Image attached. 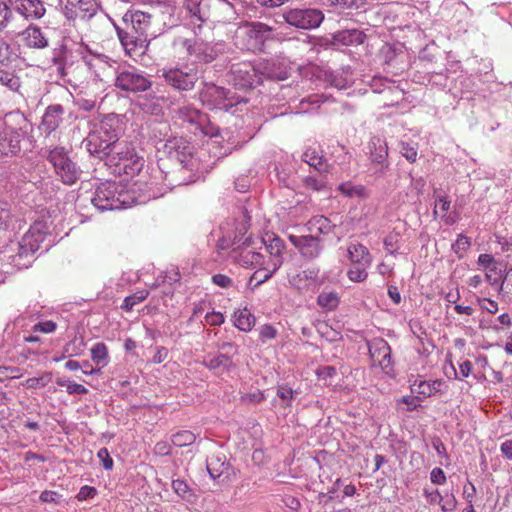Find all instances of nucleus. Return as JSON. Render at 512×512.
<instances>
[{"instance_id": "nucleus-1", "label": "nucleus", "mask_w": 512, "mask_h": 512, "mask_svg": "<svg viewBox=\"0 0 512 512\" xmlns=\"http://www.w3.org/2000/svg\"><path fill=\"white\" fill-rule=\"evenodd\" d=\"M151 14L129 9L122 17L121 25H115L117 36L131 58L143 55L149 45L147 32L151 26Z\"/></svg>"}, {"instance_id": "nucleus-2", "label": "nucleus", "mask_w": 512, "mask_h": 512, "mask_svg": "<svg viewBox=\"0 0 512 512\" xmlns=\"http://www.w3.org/2000/svg\"><path fill=\"white\" fill-rule=\"evenodd\" d=\"M81 58L87 69L93 74L95 81H102L108 68L116 62L109 56L102 53H95L86 47L73 51L66 45H60L53 49L51 61L56 66L61 76L68 74L77 58Z\"/></svg>"}, {"instance_id": "nucleus-3", "label": "nucleus", "mask_w": 512, "mask_h": 512, "mask_svg": "<svg viewBox=\"0 0 512 512\" xmlns=\"http://www.w3.org/2000/svg\"><path fill=\"white\" fill-rule=\"evenodd\" d=\"M157 149L177 162V169L169 173V185L181 186L193 183L196 179L198 161L191 153V147L183 137H170L159 140Z\"/></svg>"}, {"instance_id": "nucleus-4", "label": "nucleus", "mask_w": 512, "mask_h": 512, "mask_svg": "<svg viewBox=\"0 0 512 512\" xmlns=\"http://www.w3.org/2000/svg\"><path fill=\"white\" fill-rule=\"evenodd\" d=\"M121 132V118L115 114H108L91 126L82 143L90 155L103 160L119 143Z\"/></svg>"}, {"instance_id": "nucleus-5", "label": "nucleus", "mask_w": 512, "mask_h": 512, "mask_svg": "<svg viewBox=\"0 0 512 512\" xmlns=\"http://www.w3.org/2000/svg\"><path fill=\"white\" fill-rule=\"evenodd\" d=\"M263 77L284 80L287 78V72L277 71L274 61H243L233 64L228 75L229 82L240 89L256 87L262 82Z\"/></svg>"}, {"instance_id": "nucleus-6", "label": "nucleus", "mask_w": 512, "mask_h": 512, "mask_svg": "<svg viewBox=\"0 0 512 512\" xmlns=\"http://www.w3.org/2000/svg\"><path fill=\"white\" fill-rule=\"evenodd\" d=\"M103 160L113 174L127 178H133L144 166L143 157L139 156L135 147L126 141L115 145Z\"/></svg>"}, {"instance_id": "nucleus-7", "label": "nucleus", "mask_w": 512, "mask_h": 512, "mask_svg": "<svg viewBox=\"0 0 512 512\" xmlns=\"http://www.w3.org/2000/svg\"><path fill=\"white\" fill-rule=\"evenodd\" d=\"M91 202L97 210L103 212L130 207L133 199L119 183L105 181L97 186Z\"/></svg>"}, {"instance_id": "nucleus-8", "label": "nucleus", "mask_w": 512, "mask_h": 512, "mask_svg": "<svg viewBox=\"0 0 512 512\" xmlns=\"http://www.w3.org/2000/svg\"><path fill=\"white\" fill-rule=\"evenodd\" d=\"M273 28L262 22H247L235 31V45L245 51L260 52L265 42L273 39Z\"/></svg>"}, {"instance_id": "nucleus-9", "label": "nucleus", "mask_w": 512, "mask_h": 512, "mask_svg": "<svg viewBox=\"0 0 512 512\" xmlns=\"http://www.w3.org/2000/svg\"><path fill=\"white\" fill-rule=\"evenodd\" d=\"M47 234L46 225L42 222H35L17 243L18 252L9 256L11 264L18 269L27 268L32 262L34 253L39 249L40 244L45 240Z\"/></svg>"}, {"instance_id": "nucleus-10", "label": "nucleus", "mask_w": 512, "mask_h": 512, "mask_svg": "<svg viewBox=\"0 0 512 512\" xmlns=\"http://www.w3.org/2000/svg\"><path fill=\"white\" fill-rule=\"evenodd\" d=\"M199 100L209 109L229 111L240 103H245L243 98L235 95L230 90L220 87L211 82H203L199 91Z\"/></svg>"}, {"instance_id": "nucleus-11", "label": "nucleus", "mask_w": 512, "mask_h": 512, "mask_svg": "<svg viewBox=\"0 0 512 512\" xmlns=\"http://www.w3.org/2000/svg\"><path fill=\"white\" fill-rule=\"evenodd\" d=\"M47 160L53 166L57 178L66 185L75 184L82 175L80 167L70 158L64 147H54L47 154Z\"/></svg>"}, {"instance_id": "nucleus-12", "label": "nucleus", "mask_w": 512, "mask_h": 512, "mask_svg": "<svg viewBox=\"0 0 512 512\" xmlns=\"http://www.w3.org/2000/svg\"><path fill=\"white\" fill-rule=\"evenodd\" d=\"M347 255L352 266L347 277L352 282H363L368 277L367 269L372 264V255L368 248L359 242H351L347 247Z\"/></svg>"}, {"instance_id": "nucleus-13", "label": "nucleus", "mask_w": 512, "mask_h": 512, "mask_svg": "<svg viewBox=\"0 0 512 512\" xmlns=\"http://www.w3.org/2000/svg\"><path fill=\"white\" fill-rule=\"evenodd\" d=\"M368 158L371 163L370 170L376 178L385 176L388 168V146L384 138L373 136L367 144Z\"/></svg>"}, {"instance_id": "nucleus-14", "label": "nucleus", "mask_w": 512, "mask_h": 512, "mask_svg": "<svg viewBox=\"0 0 512 512\" xmlns=\"http://www.w3.org/2000/svg\"><path fill=\"white\" fill-rule=\"evenodd\" d=\"M162 76L170 86L179 91L193 89L199 79L196 68L189 65L164 68Z\"/></svg>"}, {"instance_id": "nucleus-15", "label": "nucleus", "mask_w": 512, "mask_h": 512, "mask_svg": "<svg viewBox=\"0 0 512 512\" xmlns=\"http://www.w3.org/2000/svg\"><path fill=\"white\" fill-rule=\"evenodd\" d=\"M149 78L135 68H123L116 71L115 86L126 92H143L151 87Z\"/></svg>"}, {"instance_id": "nucleus-16", "label": "nucleus", "mask_w": 512, "mask_h": 512, "mask_svg": "<svg viewBox=\"0 0 512 512\" xmlns=\"http://www.w3.org/2000/svg\"><path fill=\"white\" fill-rule=\"evenodd\" d=\"M285 21L299 29H314L318 27L324 15L318 9H291L283 15Z\"/></svg>"}, {"instance_id": "nucleus-17", "label": "nucleus", "mask_w": 512, "mask_h": 512, "mask_svg": "<svg viewBox=\"0 0 512 512\" xmlns=\"http://www.w3.org/2000/svg\"><path fill=\"white\" fill-rule=\"evenodd\" d=\"M221 6L225 11H233L234 6L227 0H185V8L193 19V23H204L210 19L211 5Z\"/></svg>"}, {"instance_id": "nucleus-18", "label": "nucleus", "mask_w": 512, "mask_h": 512, "mask_svg": "<svg viewBox=\"0 0 512 512\" xmlns=\"http://www.w3.org/2000/svg\"><path fill=\"white\" fill-rule=\"evenodd\" d=\"M63 14L68 20H90L99 11L96 0H62Z\"/></svg>"}, {"instance_id": "nucleus-19", "label": "nucleus", "mask_w": 512, "mask_h": 512, "mask_svg": "<svg viewBox=\"0 0 512 512\" xmlns=\"http://www.w3.org/2000/svg\"><path fill=\"white\" fill-rule=\"evenodd\" d=\"M369 354L373 364L379 366L385 374L389 376L394 374L391 347L387 341L382 338L373 339L369 343Z\"/></svg>"}, {"instance_id": "nucleus-20", "label": "nucleus", "mask_w": 512, "mask_h": 512, "mask_svg": "<svg viewBox=\"0 0 512 512\" xmlns=\"http://www.w3.org/2000/svg\"><path fill=\"white\" fill-rule=\"evenodd\" d=\"M287 238L299 251L301 256L307 260H313L320 256L323 245L321 239L316 235H296L288 232Z\"/></svg>"}, {"instance_id": "nucleus-21", "label": "nucleus", "mask_w": 512, "mask_h": 512, "mask_svg": "<svg viewBox=\"0 0 512 512\" xmlns=\"http://www.w3.org/2000/svg\"><path fill=\"white\" fill-rule=\"evenodd\" d=\"M25 132L8 126L0 120V159L14 156L20 151V143Z\"/></svg>"}, {"instance_id": "nucleus-22", "label": "nucleus", "mask_w": 512, "mask_h": 512, "mask_svg": "<svg viewBox=\"0 0 512 512\" xmlns=\"http://www.w3.org/2000/svg\"><path fill=\"white\" fill-rule=\"evenodd\" d=\"M232 257L245 268H256L267 261L266 257L261 252L251 247L250 244H247L239 251L234 249Z\"/></svg>"}, {"instance_id": "nucleus-23", "label": "nucleus", "mask_w": 512, "mask_h": 512, "mask_svg": "<svg viewBox=\"0 0 512 512\" xmlns=\"http://www.w3.org/2000/svg\"><path fill=\"white\" fill-rule=\"evenodd\" d=\"M64 109L60 104L50 105L46 108L39 129L47 135L54 132L63 119Z\"/></svg>"}, {"instance_id": "nucleus-24", "label": "nucleus", "mask_w": 512, "mask_h": 512, "mask_svg": "<svg viewBox=\"0 0 512 512\" xmlns=\"http://www.w3.org/2000/svg\"><path fill=\"white\" fill-rule=\"evenodd\" d=\"M282 261L278 259L267 260L263 265L256 267L251 275L248 285L255 288L269 280L273 274L281 267Z\"/></svg>"}, {"instance_id": "nucleus-25", "label": "nucleus", "mask_w": 512, "mask_h": 512, "mask_svg": "<svg viewBox=\"0 0 512 512\" xmlns=\"http://www.w3.org/2000/svg\"><path fill=\"white\" fill-rule=\"evenodd\" d=\"M16 10L26 19H40L46 13L45 4L42 0H18Z\"/></svg>"}, {"instance_id": "nucleus-26", "label": "nucleus", "mask_w": 512, "mask_h": 512, "mask_svg": "<svg viewBox=\"0 0 512 512\" xmlns=\"http://www.w3.org/2000/svg\"><path fill=\"white\" fill-rule=\"evenodd\" d=\"M190 48L191 53L195 54L199 60L210 62L217 57L222 49V44L213 45L202 39H197Z\"/></svg>"}, {"instance_id": "nucleus-27", "label": "nucleus", "mask_w": 512, "mask_h": 512, "mask_svg": "<svg viewBox=\"0 0 512 512\" xmlns=\"http://www.w3.org/2000/svg\"><path fill=\"white\" fill-rule=\"evenodd\" d=\"M261 243L265 246L266 252L269 253L267 260L278 259L283 262L284 242L280 237L272 232H266L261 239Z\"/></svg>"}, {"instance_id": "nucleus-28", "label": "nucleus", "mask_w": 512, "mask_h": 512, "mask_svg": "<svg viewBox=\"0 0 512 512\" xmlns=\"http://www.w3.org/2000/svg\"><path fill=\"white\" fill-rule=\"evenodd\" d=\"M206 467L210 477L216 480L224 474H228L230 464L226 461L224 455L213 454L207 458Z\"/></svg>"}, {"instance_id": "nucleus-29", "label": "nucleus", "mask_w": 512, "mask_h": 512, "mask_svg": "<svg viewBox=\"0 0 512 512\" xmlns=\"http://www.w3.org/2000/svg\"><path fill=\"white\" fill-rule=\"evenodd\" d=\"M204 365L217 372H225L232 369L235 365L231 356L219 353L217 355H208L204 360Z\"/></svg>"}, {"instance_id": "nucleus-30", "label": "nucleus", "mask_w": 512, "mask_h": 512, "mask_svg": "<svg viewBox=\"0 0 512 512\" xmlns=\"http://www.w3.org/2000/svg\"><path fill=\"white\" fill-rule=\"evenodd\" d=\"M25 44L30 48L42 49L48 46V39L40 28L30 25L23 32Z\"/></svg>"}, {"instance_id": "nucleus-31", "label": "nucleus", "mask_w": 512, "mask_h": 512, "mask_svg": "<svg viewBox=\"0 0 512 512\" xmlns=\"http://www.w3.org/2000/svg\"><path fill=\"white\" fill-rule=\"evenodd\" d=\"M302 160L321 174L328 172L327 162L315 147L307 148L302 154Z\"/></svg>"}, {"instance_id": "nucleus-32", "label": "nucleus", "mask_w": 512, "mask_h": 512, "mask_svg": "<svg viewBox=\"0 0 512 512\" xmlns=\"http://www.w3.org/2000/svg\"><path fill=\"white\" fill-rule=\"evenodd\" d=\"M334 227L335 225L331 223L330 219L322 215L311 218L306 224L307 231L316 236L327 235Z\"/></svg>"}, {"instance_id": "nucleus-33", "label": "nucleus", "mask_w": 512, "mask_h": 512, "mask_svg": "<svg viewBox=\"0 0 512 512\" xmlns=\"http://www.w3.org/2000/svg\"><path fill=\"white\" fill-rule=\"evenodd\" d=\"M232 318L235 327L243 332L251 331L256 321L255 316L247 308L236 310Z\"/></svg>"}, {"instance_id": "nucleus-34", "label": "nucleus", "mask_w": 512, "mask_h": 512, "mask_svg": "<svg viewBox=\"0 0 512 512\" xmlns=\"http://www.w3.org/2000/svg\"><path fill=\"white\" fill-rule=\"evenodd\" d=\"M178 116L183 121L197 124L198 126H202L207 122V115L191 106L180 108L178 110Z\"/></svg>"}, {"instance_id": "nucleus-35", "label": "nucleus", "mask_w": 512, "mask_h": 512, "mask_svg": "<svg viewBox=\"0 0 512 512\" xmlns=\"http://www.w3.org/2000/svg\"><path fill=\"white\" fill-rule=\"evenodd\" d=\"M340 303V296L336 291L323 290L317 297V305L326 311L335 310Z\"/></svg>"}, {"instance_id": "nucleus-36", "label": "nucleus", "mask_w": 512, "mask_h": 512, "mask_svg": "<svg viewBox=\"0 0 512 512\" xmlns=\"http://www.w3.org/2000/svg\"><path fill=\"white\" fill-rule=\"evenodd\" d=\"M91 359L99 366V368L105 367L109 362L108 348L103 342L96 343L91 348Z\"/></svg>"}, {"instance_id": "nucleus-37", "label": "nucleus", "mask_w": 512, "mask_h": 512, "mask_svg": "<svg viewBox=\"0 0 512 512\" xmlns=\"http://www.w3.org/2000/svg\"><path fill=\"white\" fill-rule=\"evenodd\" d=\"M326 98L323 95H312L300 102V113H313L316 112L321 103H324Z\"/></svg>"}, {"instance_id": "nucleus-38", "label": "nucleus", "mask_w": 512, "mask_h": 512, "mask_svg": "<svg viewBox=\"0 0 512 512\" xmlns=\"http://www.w3.org/2000/svg\"><path fill=\"white\" fill-rule=\"evenodd\" d=\"M306 283H311V289L319 287L324 283V277L320 276L318 267H311L299 272Z\"/></svg>"}, {"instance_id": "nucleus-39", "label": "nucleus", "mask_w": 512, "mask_h": 512, "mask_svg": "<svg viewBox=\"0 0 512 512\" xmlns=\"http://www.w3.org/2000/svg\"><path fill=\"white\" fill-rule=\"evenodd\" d=\"M196 440V435L188 430H181L171 436L173 445L177 447H185L192 445Z\"/></svg>"}, {"instance_id": "nucleus-40", "label": "nucleus", "mask_w": 512, "mask_h": 512, "mask_svg": "<svg viewBox=\"0 0 512 512\" xmlns=\"http://www.w3.org/2000/svg\"><path fill=\"white\" fill-rule=\"evenodd\" d=\"M499 292L503 301L512 304V268L506 272L499 286Z\"/></svg>"}, {"instance_id": "nucleus-41", "label": "nucleus", "mask_w": 512, "mask_h": 512, "mask_svg": "<svg viewBox=\"0 0 512 512\" xmlns=\"http://www.w3.org/2000/svg\"><path fill=\"white\" fill-rule=\"evenodd\" d=\"M172 489L183 500L192 501L193 498L195 497L193 490L189 487V485L184 480H181V479L173 480Z\"/></svg>"}, {"instance_id": "nucleus-42", "label": "nucleus", "mask_w": 512, "mask_h": 512, "mask_svg": "<svg viewBox=\"0 0 512 512\" xmlns=\"http://www.w3.org/2000/svg\"><path fill=\"white\" fill-rule=\"evenodd\" d=\"M400 153L410 163H414L417 160L418 155V144L410 141H400Z\"/></svg>"}, {"instance_id": "nucleus-43", "label": "nucleus", "mask_w": 512, "mask_h": 512, "mask_svg": "<svg viewBox=\"0 0 512 512\" xmlns=\"http://www.w3.org/2000/svg\"><path fill=\"white\" fill-rule=\"evenodd\" d=\"M0 84L11 91H18L20 79L12 72L0 69Z\"/></svg>"}, {"instance_id": "nucleus-44", "label": "nucleus", "mask_w": 512, "mask_h": 512, "mask_svg": "<svg viewBox=\"0 0 512 512\" xmlns=\"http://www.w3.org/2000/svg\"><path fill=\"white\" fill-rule=\"evenodd\" d=\"M148 295L149 291L147 290L137 291L136 293L129 295L124 299L121 308L125 311H131L135 305L144 301Z\"/></svg>"}, {"instance_id": "nucleus-45", "label": "nucleus", "mask_w": 512, "mask_h": 512, "mask_svg": "<svg viewBox=\"0 0 512 512\" xmlns=\"http://www.w3.org/2000/svg\"><path fill=\"white\" fill-rule=\"evenodd\" d=\"M14 14L10 6L3 0H0V32H3L11 24Z\"/></svg>"}, {"instance_id": "nucleus-46", "label": "nucleus", "mask_w": 512, "mask_h": 512, "mask_svg": "<svg viewBox=\"0 0 512 512\" xmlns=\"http://www.w3.org/2000/svg\"><path fill=\"white\" fill-rule=\"evenodd\" d=\"M346 45H355L363 43L365 34L357 29L346 30L341 33L340 38Z\"/></svg>"}, {"instance_id": "nucleus-47", "label": "nucleus", "mask_w": 512, "mask_h": 512, "mask_svg": "<svg viewBox=\"0 0 512 512\" xmlns=\"http://www.w3.org/2000/svg\"><path fill=\"white\" fill-rule=\"evenodd\" d=\"M56 384L61 387H66V391L68 394H86L88 390L81 384L70 381L65 378H57Z\"/></svg>"}, {"instance_id": "nucleus-48", "label": "nucleus", "mask_w": 512, "mask_h": 512, "mask_svg": "<svg viewBox=\"0 0 512 512\" xmlns=\"http://www.w3.org/2000/svg\"><path fill=\"white\" fill-rule=\"evenodd\" d=\"M400 239L401 236L397 232H391L385 237L384 247L390 255H396L397 250L399 249Z\"/></svg>"}, {"instance_id": "nucleus-49", "label": "nucleus", "mask_w": 512, "mask_h": 512, "mask_svg": "<svg viewBox=\"0 0 512 512\" xmlns=\"http://www.w3.org/2000/svg\"><path fill=\"white\" fill-rule=\"evenodd\" d=\"M51 381V374L46 373L40 377H31L25 381V386L30 389L45 387Z\"/></svg>"}, {"instance_id": "nucleus-50", "label": "nucleus", "mask_w": 512, "mask_h": 512, "mask_svg": "<svg viewBox=\"0 0 512 512\" xmlns=\"http://www.w3.org/2000/svg\"><path fill=\"white\" fill-rule=\"evenodd\" d=\"M331 85L337 89H345L352 83V78L348 74L343 76L342 74H330Z\"/></svg>"}, {"instance_id": "nucleus-51", "label": "nucleus", "mask_w": 512, "mask_h": 512, "mask_svg": "<svg viewBox=\"0 0 512 512\" xmlns=\"http://www.w3.org/2000/svg\"><path fill=\"white\" fill-rule=\"evenodd\" d=\"M338 190L344 194L345 196H360L364 192V188L362 186L353 185L351 182H345L339 185Z\"/></svg>"}, {"instance_id": "nucleus-52", "label": "nucleus", "mask_w": 512, "mask_h": 512, "mask_svg": "<svg viewBox=\"0 0 512 512\" xmlns=\"http://www.w3.org/2000/svg\"><path fill=\"white\" fill-rule=\"evenodd\" d=\"M303 184L308 189L320 191L325 187V180L323 176H307L303 179Z\"/></svg>"}, {"instance_id": "nucleus-53", "label": "nucleus", "mask_w": 512, "mask_h": 512, "mask_svg": "<svg viewBox=\"0 0 512 512\" xmlns=\"http://www.w3.org/2000/svg\"><path fill=\"white\" fill-rule=\"evenodd\" d=\"M476 302L481 310L486 311L490 314H495L499 309L498 303L489 298L477 297Z\"/></svg>"}, {"instance_id": "nucleus-54", "label": "nucleus", "mask_w": 512, "mask_h": 512, "mask_svg": "<svg viewBox=\"0 0 512 512\" xmlns=\"http://www.w3.org/2000/svg\"><path fill=\"white\" fill-rule=\"evenodd\" d=\"M57 328V324L52 320H46V321H39L36 323L32 331L33 332H40L44 334H50L53 333Z\"/></svg>"}, {"instance_id": "nucleus-55", "label": "nucleus", "mask_w": 512, "mask_h": 512, "mask_svg": "<svg viewBox=\"0 0 512 512\" xmlns=\"http://www.w3.org/2000/svg\"><path fill=\"white\" fill-rule=\"evenodd\" d=\"M371 88L375 93H382L386 88H392V82L383 77H374L371 82Z\"/></svg>"}, {"instance_id": "nucleus-56", "label": "nucleus", "mask_w": 512, "mask_h": 512, "mask_svg": "<svg viewBox=\"0 0 512 512\" xmlns=\"http://www.w3.org/2000/svg\"><path fill=\"white\" fill-rule=\"evenodd\" d=\"M288 282L290 286L297 289L298 291H307L311 289V283H306L305 280L301 277L300 273L290 276Z\"/></svg>"}, {"instance_id": "nucleus-57", "label": "nucleus", "mask_w": 512, "mask_h": 512, "mask_svg": "<svg viewBox=\"0 0 512 512\" xmlns=\"http://www.w3.org/2000/svg\"><path fill=\"white\" fill-rule=\"evenodd\" d=\"M75 105L79 110L92 112L96 109V100L93 98L78 97L75 100Z\"/></svg>"}, {"instance_id": "nucleus-58", "label": "nucleus", "mask_w": 512, "mask_h": 512, "mask_svg": "<svg viewBox=\"0 0 512 512\" xmlns=\"http://www.w3.org/2000/svg\"><path fill=\"white\" fill-rule=\"evenodd\" d=\"M412 391L423 395L424 397L432 396V390L429 385V381L421 380L414 382L412 385Z\"/></svg>"}, {"instance_id": "nucleus-59", "label": "nucleus", "mask_w": 512, "mask_h": 512, "mask_svg": "<svg viewBox=\"0 0 512 512\" xmlns=\"http://www.w3.org/2000/svg\"><path fill=\"white\" fill-rule=\"evenodd\" d=\"M97 457L101 461L102 466L105 470H111L113 468L114 462L107 448L99 449Z\"/></svg>"}, {"instance_id": "nucleus-60", "label": "nucleus", "mask_w": 512, "mask_h": 512, "mask_svg": "<svg viewBox=\"0 0 512 512\" xmlns=\"http://www.w3.org/2000/svg\"><path fill=\"white\" fill-rule=\"evenodd\" d=\"M423 494L430 504H441L444 500V497L441 495L438 489L430 490L428 488H424Z\"/></svg>"}, {"instance_id": "nucleus-61", "label": "nucleus", "mask_w": 512, "mask_h": 512, "mask_svg": "<svg viewBox=\"0 0 512 512\" xmlns=\"http://www.w3.org/2000/svg\"><path fill=\"white\" fill-rule=\"evenodd\" d=\"M225 317L221 312H208L205 315V322L211 326H220L224 323Z\"/></svg>"}, {"instance_id": "nucleus-62", "label": "nucleus", "mask_w": 512, "mask_h": 512, "mask_svg": "<svg viewBox=\"0 0 512 512\" xmlns=\"http://www.w3.org/2000/svg\"><path fill=\"white\" fill-rule=\"evenodd\" d=\"M277 335V330L270 324L261 326L259 330V336L262 342L274 339Z\"/></svg>"}, {"instance_id": "nucleus-63", "label": "nucleus", "mask_w": 512, "mask_h": 512, "mask_svg": "<svg viewBox=\"0 0 512 512\" xmlns=\"http://www.w3.org/2000/svg\"><path fill=\"white\" fill-rule=\"evenodd\" d=\"M430 480L435 485H444L447 477L441 468L435 467L430 472Z\"/></svg>"}, {"instance_id": "nucleus-64", "label": "nucleus", "mask_w": 512, "mask_h": 512, "mask_svg": "<svg viewBox=\"0 0 512 512\" xmlns=\"http://www.w3.org/2000/svg\"><path fill=\"white\" fill-rule=\"evenodd\" d=\"M470 246V241L468 237L460 234L458 235L456 241L452 244V249L455 253H460L466 251Z\"/></svg>"}]
</instances>
